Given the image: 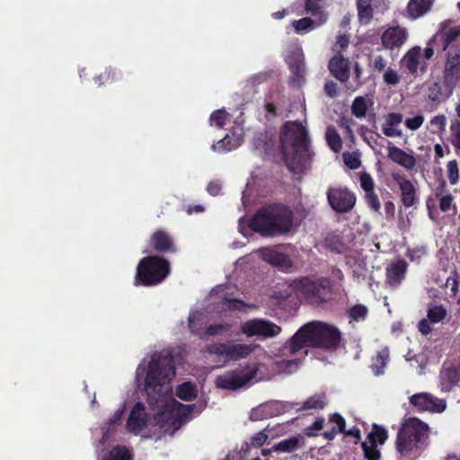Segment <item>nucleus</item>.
Listing matches in <instances>:
<instances>
[{
  "mask_svg": "<svg viewBox=\"0 0 460 460\" xmlns=\"http://www.w3.org/2000/svg\"><path fill=\"white\" fill-rule=\"evenodd\" d=\"M279 142L283 159L289 171H303L310 160V140L302 123L298 120L285 122L280 128Z\"/></svg>",
  "mask_w": 460,
  "mask_h": 460,
  "instance_id": "f257e3e1",
  "label": "nucleus"
},
{
  "mask_svg": "<svg viewBox=\"0 0 460 460\" xmlns=\"http://www.w3.org/2000/svg\"><path fill=\"white\" fill-rule=\"evenodd\" d=\"M175 376V363L169 352L155 353L148 362L144 379V390L151 404L172 391L170 385Z\"/></svg>",
  "mask_w": 460,
  "mask_h": 460,
  "instance_id": "f03ea898",
  "label": "nucleus"
},
{
  "mask_svg": "<svg viewBox=\"0 0 460 460\" xmlns=\"http://www.w3.org/2000/svg\"><path fill=\"white\" fill-rule=\"evenodd\" d=\"M294 226V213L286 205L273 203L260 208L250 219L249 228L263 237L289 233Z\"/></svg>",
  "mask_w": 460,
  "mask_h": 460,
  "instance_id": "7ed1b4c3",
  "label": "nucleus"
},
{
  "mask_svg": "<svg viewBox=\"0 0 460 460\" xmlns=\"http://www.w3.org/2000/svg\"><path fill=\"white\" fill-rule=\"evenodd\" d=\"M430 429L416 417H411L402 423L395 441L397 452L402 457H417L427 445Z\"/></svg>",
  "mask_w": 460,
  "mask_h": 460,
  "instance_id": "20e7f679",
  "label": "nucleus"
},
{
  "mask_svg": "<svg viewBox=\"0 0 460 460\" xmlns=\"http://www.w3.org/2000/svg\"><path fill=\"white\" fill-rule=\"evenodd\" d=\"M169 261L159 255L142 258L137 267L134 285L153 287L162 283L170 274Z\"/></svg>",
  "mask_w": 460,
  "mask_h": 460,
  "instance_id": "39448f33",
  "label": "nucleus"
},
{
  "mask_svg": "<svg viewBox=\"0 0 460 460\" xmlns=\"http://www.w3.org/2000/svg\"><path fill=\"white\" fill-rule=\"evenodd\" d=\"M311 348H319L333 351L338 349L341 333L338 328L323 322L307 323Z\"/></svg>",
  "mask_w": 460,
  "mask_h": 460,
  "instance_id": "423d86ee",
  "label": "nucleus"
},
{
  "mask_svg": "<svg viewBox=\"0 0 460 460\" xmlns=\"http://www.w3.org/2000/svg\"><path fill=\"white\" fill-rule=\"evenodd\" d=\"M255 343H234L227 341L226 343H214L208 347V352L218 357H224L227 360L238 361L248 358L257 348Z\"/></svg>",
  "mask_w": 460,
  "mask_h": 460,
  "instance_id": "0eeeda50",
  "label": "nucleus"
},
{
  "mask_svg": "<svg viewBox=\"0 0 460 460\" xmlns=\"http://www.w3.org/2000/svg\"><path fill=\"white\" fill-rule=\"evenodd\" d=\"M195 407V404L189 405L178 402L175 411L164 412L159 415L158 421L165 422L161 426L164 432L172 436L183 424L192 418L191 414Z\"/></svg>",
  "mask_w": 460,
  "mask_h": 460,
  "instance_id": "6e6552de",
  "label": "nucleus"
},
{
  "mask_svg": "<svg viewBox=\"0 0 460 460\" xmlns=\"http://www.w3.org/2000/svg\"><path fill=\"white\" fill-rule=\"evenodd\" d=\"M300 293L310 304H320L325 300L330 291V281L327 279H311L304 278L298 282Z\"/></svg>",
  "mask_w": 460,
  "mask_h": 460,
  "instance_id": "1a4fd4ad",
  "label": "nucleus"
},
{
  "mask_svg": "<svg viewBox=\"0 0 460 460\" xmlns=\"http://www.w3.org/2000/svg\"><path fill=\"white\" fill-rule=\"evenodd\" d=\"M241 332L247 337L273 338L281 332V327L275 323L263 319L253 318L241 324Z\"/></svg>",
  "mask_w": 460,
  "mask_h": 460,
  "instance_id": "9d476101",
  "label": "nucleus"
},
{
  "mask_svg": "<svg viewBox=\"0 0 460 460\" xmlns=\"http://www.w3.org/2000/svg\"><path fill=\"white\" fill-rule=\"evenodd\" d=\"M255 375L256 371L248 366L236 368L218 376L216 379V385L222 389L236 390L251 381Z\"/></svg>",
  "mask_w": 460,
  "mask_h": 460,
  "instance_id": "9b49d317",
  "label": "nucleus"
},
{
  "mask_svg": "<svg viewBox=\"0 0 460 460\" xmlns=\"http://www.w3.org/2000/svg\"><path fill=\"white\" fill-rule=\"evenodd\" d=\"M327 199L331 208L339 213L350 211L356 203L355 195L343 188L330 187L327 190Z\"/></svg>",
  "mask_w": 460,
  "mask_h": 460,
  "instance_id": "f8f14e48",
  "label": "nucleus"
},
{
  "mask_svg": "<svg viewBox=\"0 0 460 460\" xmlns=\"http://www.w3.org/2000/svg\"><path fill=\"white\" fill-rule=\"evenodd\" d=\"M410 402L419 411L441 413L447 408L443 399L437 398L429 393H420L410 397Z\"/></svg>",
  "mask_w": 460,
  "mask_h": 460,
  "instance_id": "ddd939ff",
  "label": "nucleus"
},
{
  "mask_svg": "<svg viewBox=\"0 0 460 460\" xmlns=\"http://www.w3.org/2000/svg\"><path fill=\"white\" fill-rule=\"evenodd\" d=\"M149 246L158 253H174L177 252L172 236L162 229L153 233L149 240Z\"/></svg>",
  "mask_w": 460,
  "mask_h": 460,
  "instance_id": "4468645a",
  "label": "nucleus"
},
{
  "mask_svg": "<svg viewBox=\"0 0 460 460\" xmlns=\"http://www.w3.org/2000/svg\"><path fill=\"white\" fill-rule=\"evenodd\" d=\"M148 415L146 411L145 405L138 402H137L128 418L127 429L129 432L138 434L141 430L147 427Z\"/></svg>",
  "mask_w": 460,
  "mask_h": 460,
  "instance_id": "2eb2a0df",
  "label": "nucleus"
},
{
  "mask_svg": "<svg viewBox=\"0 0 460 460\" xmlns=\"http://www.w3.org/2000/svg\"><path fill=\"white\" fill-rule=\"evenodd\" d=\"M258 252L262 261L273 267L288 270L293 265L289 256L284 252H279L275 247H263L261 248Z\"/></svg>",
  "mask_w": 460,
  "mask_h": 460,
  "instance_id": "dca6fc26",
  "label": "nucleus"
},
{
  "mask_svg": "<svg viewBox=\"0 0 460 460\" xmlns=\"http://www.w3.org/2000/svg\"><path fill=\"white\" fill-rule=\"evenodd\" d=\"M408 31L405 28L397 26L389 27L381 36L384 48L394 49L400 48L407 40Z\"/></svg>",
  "mask_w": 460,
  "mask_h": 460,
  "instance_id": "f3484780",
  "label": "nucleus"
},
{
  "mask_svg": "<svg viewBox=\"0 0 460 460\" xmlns=\"http://www.w3.org/2000/svg\"><path fill=\"white\" fill-rule=\"evenodd\" d=\"M392 178L400 188L402 204L407 208L411 207L417 199L416 187L410 180L398 172H393Z\"/></svg>",
  "mask_w": 460,
  "mask_h": 460,
  "instance_id": "a211bd4d",
  "label": "nucleus"
},
{
  "mask_svg": "<svg viewBox=\"0 0 460 460\" xmlns=\"http://www.w3.org/2000/svg\"><path fill=\"white\" fill-rule=\"evenodd\" d=\"M421 49L415 46L409 49L401 59V66L405 67L408 72L413 75H418V70L423 74L426 71V63L420 61Z\"/></svg>",
  "mask_w": 460,
  "mask_h": 460,
  "instance_id": "6ab92c4d",
  "label": "nucleus"
},
{
  "mask_svg": "<svg viewBox=\"0 0 460 460\" xmlns=\"http://www.w3.org/2000/svg\"><path fill=\"white\" fill-rule=\"evenodd\" d=\"M331 75L341 83H345L349 78V61L341 55L332 57L328 64Z\"/></svg>",
  "mask_w": 460,
  "mask_h": 460,
  "instance_id": "aec40b11",
  "label": "nucleus"
},
{
  "mask_svg": "<svg viewBox=\"0 0 460 460\" xmlns=\"http://www.w3.org/2000/svg\"><path fill=\"white\" fill-rule=\"evenodd\" d=\"M387 151V156L394 163L399 164L406 170H412L415 168L417 161L412 155H410L402 149L394 146L391 142H388Z\"/></svg>",
  "mask_w": 460,
  "mask_h": 460,
  "instance_id": "412c9836",
  "label": "nucleus"
},
{
  "mask_svg": "<svg viewBox=\"0 0 460 460\" xmlns=\"http://www.w3.org/2000/svg\"><path fill=\"white\" fill-rule=\"evenodd\" d=\"M444 76L447 82L456 84L460 79V49L448 52Z\"/></svg>",
  "mask_w": 460,
  "mask_h": 460,
  "instance_id": "4be33fe9",
  "label": "nucleus"
},
{
  "mask_svg": "<svg viewBox=\"0 0 460 460\" xmlns=\"http://www.w3.org/2000/svg\"><path fill=\"white\" fill-rule=\"evenodd\" d=\"M282 403L279 402H269L253 408L250 414V420L258 421L279 415L281 412Z\"/></svg>",
  "mask_w": 460,
  "mask_h": 460,
  "instance_id": "5701e85b",
  "label": "nucleus"
},
{
  "mask_svg": "<svg viewBox=\"0 0 460 460\" xmlns=\"http://www.w3.org/2000/svg\"><path fill=\"white\" fill-rule=\"evenodd\" d=\"M407 269L408 264L404 260H398L392 262L386 268V278L388 283L392 286L399 285L404 279Z\"/></svg>",
  "mask_w": 460,
  "mask_h": 460,
  "instance_id": "b1692460",
  "label": "nucleus"
},
{
  "mask_svg": "<svg viewBox=\"0 0 460 460\" xmlns=\"http://www.w3.org/2000/svg\"><path fill=\"white\" fill-rule=\"evenodd\" d=\"M287 405L296 411L323 410L327 404L325 394H315L307 398L302 404L299 402H287Z\"/></svg>",
  "mask_w": 460,
  "mask_h": 460,
  "instance_id": "393cba45",
  "label": "nucleus"
},
{
  "mask_svg": "<svg viewBox=\"0 0 460 460\" xmlns=\"http://www.w3.org/2000/svg\"><path fill=\"white\" fill-rule=\"evenodd\" d=\"M311 347L307 323L303 325L290 339L289 350L296 354L301 349Z\"/></svg>",
  "mask_w": 460,
  "mask_h": 460,
  "instance_id": "a878e982",
  "label": "nucleus"
},
{
  "mask_svg": "<svg viewBox=\"0 0 460 460\" xmlns=\"http://www.w3.org/2000/svg\"><path fill=\"white\" fill-rule=\"evenodd\" d=\"M324 0H305V9L307 13L318 19V24L326 22L328 15L323 10Z\"/></svg>",
  "mask_w": 460,
  "mask_h": 460,
  "instance_id": "bb28decb",
  "label": "nucleus"
},
{
  "mask_svg": "<svg viewBox=\"0 0 460 460\" xmlns=\"http://www.w3.org/2000/svg\"><path fill=\"white\" fill-rule=\"evenodd\" d=\"M134 453L133 449L124 446L117 445L105 455L101 460H133Z\"/></svg>",
  "mask_w": 460,
  "mask_h": 460,
  "instance_id": "cd10ccee",
  "label": "nucleus"
},
{
  "mask_svg": "<svg viewBox=\"0 0 460 460\" xmlns=\"http://www.w3.org/2000/svg\"><path fill=\"white\" fill-rule=\"evenodd\" d=\"M442 389L449 391L460 381V367H450L441 372Z\"/></svg>",
  "mask_w": 460,
  "mask_h": 460,
  "instance_id": "c85d7f7f",
  "label": "nucleus"
},
{
  "mask_svg": "<svg viewBox=\"0 0 460 460\" xmlns=\"http://www.w3.org/2000/svg\"><path fill=\"white\" fill-rule=\"evenodd\" d=\"M431 0H410L407 5L409 16L417 19L424 15L431 7Z\"/></svg>",
  "mask_w": 460,
  "mask_h": 460,
  "instance_id": "c756f323",
  "label": "nucleus"
},
{
  "mask_svg": "<svg viewBox=\"0 0 460 460\" xmlns=\"http://www.w3.org/2000/svg\"><path fill=\"white\" fill-rule=\"evenodd\" d=\"M402 120V116L400 113L388 114L385 119V125L383 128L384 134L387 137L402 136V130L396 128Z\"/></svg>",
  "mask_w": 460,
  "mask_h": 460,
  "instance_id": "7c9ffc66",
  "label": "nucleus"
},
{
  "mask_svg": "<svg viewBox=\"0 0 460 460\" xmlns=\"http://www.w3.org/2000/svg\"><path fill=\"white\" fill-rule=\"evenodd\" d=\"M358 20L361 24L370 23L373 18L372 0L357 1Z\"/></svg>",
  "mask_w": 460,
  "mask_h": 460,
  "instance_id": "2f4dec72",
  "label": "nucleus"
},
{
  "mask_svg": "<svg viewBox=\"0 0 460 460\" xmlns=\"http://www.w3.org/2000/svg\"><path fill=\"white\" fill-rule=\"evenodd\" d=\"M240 146L237 138L226 135L223 139L219 140L217 144L212 146V150L219 154H226L227 152L236 149Z\"/></svg>",
  "mask_w": 460,
  "mask_h": 460,
  "instance_id": "473e14b6",
  "label": "nucleus"
},
{
  "mask_svg": "<svg viewBox=\"0 0 460 460\" xmlns=\"http://www.w3.org/2000/svg\"><path fill=\"white\" fill-rule=\"evenodd\" d=\"M300 438L294 436L274 445L273 450L275 452L292 453L300 447Z\"/></svg>",
  "mask_w": 460,
  "mask_h": 460,
  "instance_id": "72a5a7b5",
  "label": "nucleus"
},
{
  "mask_svg": "<svg viewBox=\"0 0 460 460\" xmlns=\"http://www.w3.org/2000/svg\"><path fill=\"white\" fill-rule=\"evenodd\" d=\"M175 394L183 401H191L197 396V389L193 383L184 382L176 387Z\"/></svg>",
  "mask_w": 460,
  "mask_h": 460,
  "instance_id": "f704fd0d",
  "label": "nucleus"
},
{
  "mask_svg": "<svg viewBox=\"0 0 460 460\" xmlns=\"http://www.w3.org/2000/svg\"><path fill=\"white\" fill-rule=\"evenodd\" d=\"M360 186L367 192V200L370 208H374V181L370 174L363 172L360 174Z\"/></svg>",
  "mask_w": 460,
  "mask_h": 460,
  "instance_id": "c9c22d12",
  "label": "nucleus"
},
{
  "mask_svg": "<svg viewBox=\"0 0 460 460\" xmlns=\"http://www.w3.org/2000/svg\"><path fill=\"white\" fill-rule=\"evenodd\" d=\"M292 25L296 32L302 33L321 26L322 24H318V19L316 18L315 20H313L309 17H304L302 19L293 21Z\"/></svg>",
  "mask_w": 460,
  "mask_h": 460,
  "instance_id": "e433bc0d",
  "label": "nucleus"
},
{
  "mask_svg": "<svg viewBox=\"0 0 460 460\" xmlns=\"http://www.w3.org/2000/svg\"><path fill=\"white\" fill-rule=\"evenodd\" d=\"M325 138L330 148L338 153L342 147L341 139L333 127H328L325 132Z\"/></svg>",
  "mask_w": 460,
  "mask_h": 460,
  "instance_id": "4c0bfd02",
  "label": "nucleus"
},
{
  "mask_svg": "<svg viewBox=\"0 0 460 460\" xmlns=\"http://www.w3.org/2000/svg\"><path fill=\"white\" fill-rule=\"evenodd\" d=\"M447 316V310L443 305H433L427 313L428 320L433 323L443 321Z\"/></svg>",
  "mask_w": 460,
  "mask_h": 460,
  "instance_id": "58836bf2",
  "label": "nucleus"
},
{
  "mask_svg": "<svg viewBox=\"0 0 460 460\" xmlns=\"http://www.w3.org/2000/svg\"><path fill=\"white\" fill-rule=\"evenodd\" d=\"M325 244L331 250L337 253H341L346 249L345 243L341 237L336 234H330L325 238Z\"/></svg>",
  "mask_w": 460,
  "mask_h": 460,
  "instance_id": "ea45409f",
  "label": "nucleus"
},
{
  "mask_svg": "<svg viewBox=\"0 0 460 460\" xmlns=\"http://www.w3.org/2000/svg\"><path fill=\"white\" fill-rule=\"evenodd\" d=\"M443 42V50H446L449 44L460 36V27H453L445 32L438 33Z\"/></svg>",
  "mask_w": 460,
  "mask_h": 460,
  "instance_id": "a19ab883",
  "label": "nucleus"
},
{
  "mask_svg": "<svg viewBox=\"0 0 460 460\" xmlns=\"http://www.w3.org/2000/svg\"><path fill=\"white\" fill-rule=\"evenodd\" d=\"M367 313V308L363 305H356L348 311V314L350 320L357 322L365 320Z\"/></svg>",
  "mask_w": 460,
  "mask_h": 460,
  "instance_id": "79ce46f5",
  "label": "nucleus"
},
{
  "mask_svg": "<svg viewBox=\"0 0 460 460\" xmlns=\"http://www.w3.org/2000/svg\"><path fill=\"white\" fill-rule=\"evenodd\" d=\"M367 108V106L366 99L362 96H359V97H356L355 100L353 101V103L351 106V111H352V113L357 118H361L366 115Z\"/></svg>",
  "mask_w": 460,
  "mask_h": 460,
  "instance_id": "37998d69",
  "label": "nucleus"
},
{
  "mask_svg": "<svg viewBox=\"0 0 460 460\" xmlns=\"http://www.w3.org/2000/svg\"><path fill=\"white\" fill-rule=\"evenodd\" d=\"M230 329L231 325L229 323L210 324L205 329L204 333L207 336L223 335L228 332Z\"/></svg>",
  "mask_w": 460,
  "mask_h": 460,
  "instance_id": "c03bdc74",
  "label": "nucleus"
},
{
  "mask_svg": "<svg viewBox=\"0 0 460 460\" xmlns=\"http://www.w3.org/2000/svg\"><path fill=\"white\" fill-rule=\"evenodd\" d=\"M367 442L362 443V449L367 460H374V428L367 434Z\"/></svg>",
  "mask_w": 460,
  "mask_h": 460,
  "instance_id": "a18cd8bd",
  "label": "nucleus"
},
{
  "mask_svg": "<svg viewBox=\"0 0 460 460\" xmlns=\"http://www.w3.org/2000/svg\"><path fill=\"white\" fill-rule=\"evenodd\" d=\"M226 112L224 110H217L210 115L209 120L211 125H216L218 128H222L226 122Z\"/></svg>",
  "mask_w": 460,
  "mask_h": 460,
  "instance_id": "49530a36",
  "label": "nucleus"
},
{
  "mask_svg": "<svg viewBox=\"0 0 460 460\" xmlns=\"http://www.w3.org/2000/svg\"><path fill=\"white\" fill-rule=\"evenodd\" d=\"M116 79V72L112 68H106L103 72L94 77L99 85L113 82Z\"/></svg>",
  "mask_w": 460,
  "mask_h": 460,
  "instance_id": "de8ad7c7",
  "label": "nucleus"
},
{
  "mask_svg": "<svg viewBox=\"0 0 460 460\" xmlns=\"http://www.w3.org/2000/svg\"><path fill=\"white\" fill-rule=\"evenodd\" d=\"M447 175L451 184H456L459 178L458 164L456 160L449 161L447 165Z\"/></svg>",
  "mask_w": 460,
  "mask_h": 460,
  "instance_id": "09e8293b",
  "label": "nucleus"
},
{
  "mask_svg": "<svg viewBox=\"0 0 460 460\" xmlns=\"http://www.w3.org/2000/svg\"><path fill=\"white\" fill-rule=\"evenodd\" d=\"M343 162L349 169L355 170L360 166V160L358 156L355 153H344L343 154Z\"/></svg>",
  "mask_w": 460,
  "mask_h": 460,
  "instance_id": "8fccbe9b",
  "label": "nucleus"
},
{
  "mask_svg": "<svg viewBox=\"0 0 460 460\" xmlns=\"http://www.w3.org/2000/svg\"><path fill=\"white\" fill-rule=\"evenodd\" d=\"M226 302L227 307L232 311H243L244 308H246V307H252V308L255 307L254 305H248V304L244 303L243 300L237 299V298L226 299Z\"/></svg>",
  "mask_w": 460,
  "mask_h": 460,
  "instance_id": "3c124183",
  "label": "nucleus"
},
{
  "mask_svg": "<svg viewBox=\"0 0 460 460\" xmlns=\"http://www.w3.org/2000/svg\"><path fill=\"white\" fill-rule=\"evenodd\" d=\"M450 141L457 150H460V122L456 121L455 123H453L450 127Z\"/></svg>",
  "mask_w": 460,
  "mask_h": 460,
  "instance_id": "603ef678",
  "label": "nucleus"
},
{
  "mask_svg": "<svg viewBox=\"0 0 460 460\" xmlns=\"http://www.w3.org/2000/svg\"><path fill=\"white\" fill-rule=\"evenodd\" d=\"M384 82L388 85H396L400 81V76L396 70L389 67L384 74Z\"/></svg>",
  "mask_w": 460,
  "mask_h": 460,
  "instance_id": "864d4df0",
  "label": "nucleus"
},
{
  "mask_svg": "<svg viewBox=\"0 0 460 460\" xmlns=\"http://www.w3.org/2000/svg\"><path fill=\"white\" fill-rule=\"evenodd\" d=\"M389 359V350L387 348L382 349L377 355V360L380 362V366H376V375L383 374V368L385 367Z\"/></svg>",
  "mask_w": 460,
  "mask_h": 460,
  "instance_id": "5fc2aeb1",
  "label": "nucleus"
},
{
  "mask_svg": "<svg viewBox=\"0 0 460 460\" xmlns=\"http://www.w3.org/2000/svg\"><path fill=\"white\" fill-rule=\"evenodd\" d=\"M125 412V405H122L118 409L114 414L108 420L107 425L109 429H113L115 426L121 422L122 417Z\"/></svg>",
  "mask_w": 460,
  "mask_h": 460,
  "instance_id": "6e6d98bb",
  "label": "nucleus"
},
{
  "mask_svg": "<svg viewBox=\"0 0 460 460\" xmlns=\"http://www.w3.org/2000/svg\"><path fill=\"white\" fill-rule=\"evenodd\" d=\"M424 117L422 115H417L414 118L407 119L405 120V125L411 130L418 129L423 123Z\"/></svg>",
  "mask_w": 460,
  "mask_h": 460,
  "instance_id": "4d7b16f0",
  "label": "nucleus"
},
{
  "mask_svg": "<svg viewBox=\"0 0 460 460\" xmlns=\"http://www.w3.org/2000/svg\"><path fill=\"white\" fill-rule=\"evenodd\" d=\"M268 439V435L265 433L264 430H261L258 433H256L251 439V444L254 447H259L262 446L266 440Z\"/></svg>",
  "mask_w": 460,
  "mask_h": 460,
  "instance_id": "13d9d810",
  "label": "nucleus"
},
{
  "mask_svg": "<svg viewBox=\"0 0 460 460\" xmlns=\"http://www.w3.org/2000/svg\"><path fill=\"white\" fill-rule=\"evenodd\" d=\"M349 38L346 35H339L333 47V50L341 52L349 46Z\"/></svg>",
  "mask_w": 460,
  "mask_h": 460,
  "instance_id": "bf43d9fd",
  "label": "nucleus"
},
{
  "mask_svg": "<svg viewBox=\"0 0 460 460\" xmlns=\"http://www.w3.org/2000/svg\"><path fill=\"white\" fill-rule=\"evenodd\" d=\"M330 421L335 423L338 427V430L341 433L345 432L346 421L345 419L339 413H333L330 417Z\"/></svg>",
  "mask_w": 460,
  "mask_h": 460,
  "instance_id": "052dcab7",
  "label": "nucleus"
},
{
  "mask_svg": "<svg viewBox=\"0 0 460 460\" xmlns=\"http://www.w3.org/2000/svg\"><path fill=\"white\" fill-rule=\"evenodd\" d=\"M337 84L332 80H329L324 84V93L327 96L331 98H334L337 96Z\"/></svg>",
  "mask_w": 460,
  "mask_h": 460,
  "instance_id": "680f3d73",
  "label": "nucleus"
},
{
  "mask_svg": "<svg viewBox=\"0 0 460 460\" xmlns=\"http://www.w3.org/2000/svg\"><path fill=\"white\" fill-rule=\"evenodd\" d=\"M323 419H318L316 420L311 426H309L307 429H306V434L308 436H314L316 433V431H319L323 429Z\"/></svg>",
  "mask_w": 460,
  "mask_h": 460,
  "instance_id": "e2e57ef3",
  "label": "nucleus"
},
{
  "mask_svg": "<svg viewBox=\"0 0 460 460\" xmlns=\"http://www.w3.org/2000/svg\"><path fill=\"white\" fill-rule=\"evenodd\" d=\"M221 190L222 185L220 184L219 181H210L207 186V191L212 196H217L218 194H220Z\"/></svg>",
  "mask_w": 460,
  "mask_h": 460,
  "instance_id": "0e129e2a",
  "label": "nucleus"
},
{
  "mask_svg": "<svg viewBox=\"0 0 460 460\" xmlns=\"http://www.w3.org/2000/svg\"><path fill=\"white\" fill-rule=\"evenodd\" d=\"M453 197L451 195L442 196L439 199V208L441 211H447L452 205Z\"/></svg>",
  "mask_w": 460,
  "mask_h": 460,
  "instance_id": "69168bd1",
  "label": "nucleus"
},
{
  "mask_svg": "<svg viewBox=\"0 0 460 460\" xmlns=\"http://www.w3.org/2000/svg\"><path fill=\"white\" fill-rule=\"evenodd\" d=\"M387 438V431L381 426L376 424V444H383Z\"/></svg>",
  "mask_w": 460,
  "mask_h": 460,
  "instance_id": "338daca9",
  "label": "nucleus"
},
{
  "mask_svg": "<svg viewBox=\"0 0 460 460\" xmlns=\"http://www.w3.org/2000/svg\"><path fill=\"white\" fill-rule=\"evenodd\" d=\"M446 120L447 119L445 115H438L431 119L430 124L432 126H438L440 131H444L446 127Z\"/></svg>",
  "mask_w": 460,
  "mask_h": 460,
  "instance_id": "774afa93",
  "label": "nucleus"
}]
</instances>
